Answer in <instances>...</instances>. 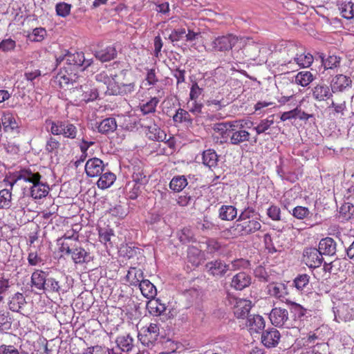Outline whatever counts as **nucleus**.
<instances>
[{
  "mask_svg": "<svg viewBox=\"0 0 354 354\" xmlns=\"http://www.w3.org/2000/svg\"><path fill=\"white\" fill-rule=\"evenodd\" d=\"M23 180L30 184V194L34 199L45 198L50 192V187L44 178L39 172L32 171L30 168H24L18 171L12 181L4 180L6 185H9L11 188L17 181Z\"/></svg>",
  "mask_w": 354,
  "mask_h": 354,
  "instance_id": "f257e3e1",
  "label": "nucleus"
},
{
  "mask_svg": "<svg viewBox=\"0 0 354 354\" xmlns=\"http://www.w3.org/2000/svg\"><path fill=\"white\" fill-rule=\"evenodd\" d=\"M261 225L257 219L236 221L231 227L221 232V235L226 239H236L247 236L261 230Z\"/></svg>",
  "mask_w": 354,
  "mask_h": 354,
  "instance_id": "f03ea898",
  "label": "nucleus"
},
{
  "mask_svg": "<svg viewBox=\"0 0 354 354\" xmlns=\"http://www.w3.org/2000/svg\"><path fill=\"white\" fill-rule=\"evenodd\" d=\"M45 124L49 127V129H47L48 132L53 136H62L64 138L71 140L77 138V127L69 121L46 119Z\"/></svg>",
  "mask_w": 354,
  "mask_h": 354,
  "instance_id": "7ed1b4c3",
  "label": "nucleus"
},
{
  "mask_svg": "<svg viewBox=\"0 0 354 354\" xmlns=\"http://www.w3.org/2000/svg\"><path fill=\"white\" fill-rule=\"evenodd\" d=\"M239 37L233 34H227L215 37L210 44L212 50L215 52L229 51L236 46Z\"/></svg>",
  "mask_w": 354,
  "mask_h": 354,
  "instance_id": "20e7f679",
  "label": "nucleus"
},
{
  "mask_svg": "<svg viewBox=\"0 0 354 354\" xmlns=\"http://www.w3.org/2000/svg\"><path fill=\"white\" fill-rule=\"evenodd\" d=\"M159 335V326L156 323H150L140 329L138 337L142 345L149 347L157 341Z\"/></svg>",
  "mask_w": 354,
  "mask_h": 354,
  "instance_id": "39448f33",
  "label": "nucleus"
},
{
  "mask_svg": "<svg viewBox=\"0 0 354 354\" xmlns=\"http://www.w3.org/2000/svg\"><path fill=\"white\" fill-rule=\"evenodd\" d=\"M229 304L233 307V313L237 319L248 318V314L252 307V301L248 299H241L228 296Z\"/></svg>",
  "mask_w": 354,
  "mask_h": 354,
  "instance_id": "423d86ee",
  "label": "nucleus"
},
{
  "mask_svg": "<svg viewBox=\"0 0 354 354\" xmlns=\"http://www.w3.org/2000/svg\"><path fill=\"white\" fill-rule=\"evenodd\" d=\"M280 51L282 53L281 65L292 66V60L297 56L300 46L292 41H283L281 44Z\"/></svg>",
  "mask_w": 354,
  "mask_h": 354,
  "instance_id": "0eeeda50",
  "label": "nucleus"
},
{
  "mask_svg": "<svg viewBox=\"0 0 354 354\" xmlns=\"http://www.w3.org/2000/svg\"><path fill=\"white\" fill-rule=\"evenodd\" d=\"M323 257L320 251L315 248H308L304 250L303 253V261L310 268H316L321 266Z\"/></svg>",
  "mask_w": 354,
  "mask_h": 354,
  "instance_id": "6e6552de",
  "label": "nucleus"
},
{
  "mask_svg": "<svg viewBox=\"0 0 354 354\" xmlns=\"http://www.w3.org/2000/svg\"><path fill=\"white\" fill-rule=\"evenodd\" d=\"M84 169L87 176L96 178L106 170V167L101 159L98 158H91L86 161Z\"/></svg>",
  "mask_w": 354,
  "mask_h": 354,
  "instance_id": "1a4fd4ad",
  "label": "nucleus"
},
{
  "mask_svg": "<svg viewBox=\"0 0 354 354\" xmlns=\"http://www.w3.org/2000/svg\"><path fill=\"white\" fill-rule=\"evenodd\" d=\"M247 122L245 120H234L227 122H221L214 124V131L218 133L221 138H227L231 133L230 129L234 127L243 128L247 125Z\"/></svg>",
  "mask_w": 354,
  "mask_h": 354,
  "instance_id": "9d476101",
  "label": "nucleus"
},
{
  "mask_svg": "<svg viewBox=\"0 0 354 354\" xmlns=\"http://www.w3.org/2000/svg\"><path fill=\"white\" fill-rule=\"evenodd\" d=\"M59 251L64 255L70 256L71 259L73 252L75 253V249L77 248L79 245L78 239H73L71 236L64 235L61 239L58 240Z\"/></svg>",
  "mask_w": 354,
  "mask_h": 354,
  "instance_id": "9b49d317",
  "label": "nucleus"
},
{
  "mask_svg": "<svg viewBox=\"0 0 354 354\" xmlns=\"http://www.w3.org/2000/svg\"><path fill=\"white\" fill-rule=\"evenodd\" d=\"M351 86L352 80L350 77L343 74H338L333 77L330 86L332 92L335 93L337 92H344L348 88H351Z\"/></svg>",
  "mask_w": 354,
  "mask_h": 354,
  "instance_id": "f8f14e48",
  "label": "nucleus"
},
{
  "mask_svg": "<svg viewBox=\"0 0 354 354\" xmlns=\"http://www.w3.org/2000/svg\"><path fill=\"white\" fill-rule=\"evenodd\" d=\"M281 334L274 328H268L262 332L261 341L266 348L276 347L280 341Z\"/></svg>",
  "mask_w": 354,
  "mask_h": 354,
  "instance_id": "ddd939ff",
  "label": "nucleus"
},
{
  "mask_svg": "<svg viewBox=\"0 0 354 354\" xmlns=\"http://www.w3.org/2000/svg\"><path fill=\"white\" fill-rule=\"evenodd\" d=\"M207 272L215 277H223L229 270V266L221 260H214L205 265Z\"/></svg>",
  "mask_w": 354,
  "mask_h": 354,
  "instance_id": "4468645a",
  "label": "nucleus"
},
{
  "mask_svg": "<svg viewBox=\"0 0 354 354\" xmlns=\"http://www.w3.org/2000/svg\"><path fill=\"white\" fill-rule=\"evenodd\" d=\"M93 61L91 59H86L83 52H75L73 53L68 51L67 57V65L70 66H82L84 69L90 66Z\"/></svg>",
  "mask_w": 354,
  "mask_h": 354,
  "instance_id": "2eb2a0df",
  "label": "nucleus"
},
{
  "mask_svg": "<svg viewBox=\"0 0 354 354\" xmlns=\"http://www.w3.org/2000/svg\"><path fill=\"white\" fill-rule=\"evenodd\" d=\"M330 86L324 83H319L312 88V95L318 102L326 101L333 96Z\"/></svg>",
  "mask_w": 354,
  "mask_h": 354,
  "instance_id": "dca6fc26",
  "label": "nucleus"
},
{
  "mask_svg": "<svg viewBox=\"0 0 354 354\" xmlns=\"http://www.w3.org/2000/svg\"><path fill=\"white\" fill-rule=\"evenodd\" d=\"M269 318L272 325L277 327L283 326L288 320V310L281 308H274L269 315Z\"/></svg>",
  "mask_w": 354,
  "mask_h": 354,
  "instance_id": "f3484780",
  "label": "nucleus"
},
{
  "mask_svg": "<svg viewBox=\"0 0 354 354\" xmlns=\"http://www.w3.org/2000/svg\"><path fill=\"white\" fill-rule=\"evenodd\" d=\"M266 322L259 315H250L247 318L246 327L251 335L259 333L265 328Z\"/></svg>",
  "mask_w": 354,
  "mask_h": 354,
  "instance_id": "a211bd4d",
  "label": "nucleus"
},
{
  "mask_svg": "<svg viewBox=\"0 0 354 354\" xmlns=\"http://www.w3.org/2000/svg\"><path fill=\"white\" fill-rule=\"evenodd\" d=\"M268 291L270 296L274 297L281 301L286 303L288 295L287 286L282 283H272L268 285Z\"/></svg>",
  "mask_w": 354,
  "mask_h": 354,
  "instance_id": "6ab92c4d",
  "label": "nucleus"
},
{
  "mask_svg": "<svg viewBox=\"0 0 354 354\" xmlns=\"http://www.w3.org/2000/svg\"><path fill=\"white\" fill-rule=\"evenodd\" d=\"M313 60V56L310 53H306L303 47L300 46L297 56L292 60V66L296 64L300 68H308L312 65Z\"/></svg>",
  "mask_w": 354,
  "mask_h": 354,
  "instance_id": "aec40b11",
  "label": "nucleus"
},
{
  "mask_svg": "<svg viewBox=\"0 0 354 354\" xmlns=\"http://www.w3.org/2000/svg\"><path fill=\"white\" fill-rule=\"evenodd\" d=\"M112 93L113 95L131 96L136 90L135 82L119 83L116 82L115 86L112 87Z\"/></svg>",
  "mask_w": 354,
  "mask_h": 354,
  "instance_id": "412c9836",
  "label": "nucleus"
},
{
  "mask_svg": "<svg viewBox=\"0 0 354 354\" xmlns=\"http://www.w3.org/2000/svg\"><path fill=\"white\" fill-rule=\"evenodd\" d=\"M129 286L137 287L144 279V272L140 268L131 267L125 277Z\"/></svg>",
  "mask_w": 354,
  "mask_h": 354,
  "instance_id": "4be33fe9",
  "label": "nucleus"
},
{
  "mask_svg": "<svg viewBox=\"0 0 354 354\" xmlns=\"http://www.w3.org/2000/svg\"><path fill=\"white\" fill-rule=\"evenodd\" d=\"M230 143L234 145H239L243 142H248L250 138V133L239 127H234L230 129Z\"/></svg>",
  "mask_w": 354,
  "mask_h": 354,
  "instance_id": "5701e85b",
  "label": "nucleus"
},
{
  "mask_svg": "<svg viewBox=\"0 0 354 354\" xmlns=\"http://www.w3.org/2000/svg\"><path fill=\"white\" fill-rule=\"evenodd\" d=\"M251 283V277L244 272L235 274L232 279L231 286L236 290H241L249 286Z\"/></svg>",
  "mask_w": 354,
  "mask_h": 354,
  "instance_id": "b1692460",
  "label": "nucleus"
},
{
  "mask_svg": "<svg viewBox=\"0 0 354 354\" xmlns=\"http://www.w3.org/2000/svg\"><path fill=\"white\" fill-rule=\"evenodd\" d=\"M145 128L147 129L146 135L148 138L153 141L162 142L166 139L167 134L165 131L162 130L157 124L145 125Z\"/></svg>",
  "mask_w": 354,
  "mask_h": 354,
  "instance_id": "393cba45",
  "label": "nucleus"
},
{
  "mask_svg": "<svg viewBox=\"0 0 354 354\" xmlns=\"http://www.w3.org/2000/svg\"><path fill=\"white\" fill-rule=\"evenodd\" d=\"M1 120L6 131H12L19 127L16 115L11 112H3Z\"/></svg>",
  "mask_w": 354,
  "mask_h": 354,
  "instance_id": "a878e982",
  "label": "nucleus"
},
{
  "mask_svg": "<svg viewBox=\"0 0 354 354\" xmlns=\"http://www.w3.org/2000/svg\"><path fill=\"white\" fill-rule=\"evenodd\" d=\"M336 243L330 237L322 239L319 243V250L322 255L333 256L336 253Z\"/></svg>",
  "mask_w": 354,
  "mask_h": 354,
  "instance_id": "bb28decb",
  "label": "nucleus"
},
{
  "mask_svg": "<svg viewBox=\"0 0 354 354\" xmlns=\"http://www.w3.org/2000/svg\"><path fill=\"white\" fill-rule=\"evenodd\" d=\"M48 273L41 270H35L31 275V286L43 290L46 286Z\"/></svg>",
  "mask_w": 354,
  "mask_h": 354,
  "instance_id": "cd10ccee",
  "label": "nucleus"
},
{
  "mask_svg": "<svg viewBox=\"0 0 354 354\" xmlns=\"http://www.w3.org/2000/svg\"><path fill=\"white\" fill-rule=\"evenodd\" d=\"M131 178L132 182L144 187L149 183V178L146 176L143 167L140 164L133 166Z\"/></svg>",
  "mask_w": 354,
  "mask_h": 354,
  "instance_id": "c85d7f7f",
  "label": "nucleus"
},
{
  "mask_svg": "<svg viewBox=\"0 0 354 354\" xmlns=\"http://www.w3.org/2000/svg\"><path fill=\"white\" fill-rule=\"evenodd\" d=\"M97 231L99 241L104 244L106 248H113V244L111 239L115 236L113 230L109 227H100Z\"/></svg>",
  "mask_w": 354,
  "mask_h": 354,
  "instance_id": "c756f323",
  "label": "nucleus"
},
{
  "mask_svg": "<svg viewBox=\"0 0 354 354\" xmlns=\"http://www.w3.org/2000/svg\"><path fill=\"white\" fill-rule=\"evenodd\" d=\"M162 95L152 97L145 102L140 104V110L143 115L153 113L156 111V107L159 104Z\"/></svg>",
  "mask_w": 354,
  "mask_h": 354,
  "instance_id": "7c9ffc66",
  "label": "nucleus"
},
{
  "mask_svg": "<svg viewBox=\"0 0 354 354\" xmlns=\"http://www.w3.org/2000/svg\"><path fill=\"white\" fill-rule=\"evenodd\" d=\"M97 182V185L100 189H105L110 187L115 181V175L110 171L106 169L100 176Z\"/></svg>",
  "mask_w": 354,
  "mask_h": 354,
  "instance_id": "2f4dec72",
  "label": "nucleus"
},
{
  "mask_svg": "<svg viewBox=\"0 0 354 354\" xmlns=\"http://www.w3.org/2000/svg\"><path fill=\"white\" fill-rule=\"evenodd\" d=\"M138 287L142 295L147 299H154L157 295L156 286L149 279H144Z\"/></svg>",
  "mask_w": 354,
  "mask_h": 354,
  "instance_id": "473e14b6",
  "label": "nucleus"
},
{
  "mask_svg": "<svg viewBox=\"0 0 354 354\" xmlns=\"http://www.w3.org/2000/svg\"><path fill=\"white\" fill-rule=\"evenodd\" d=\"M91 257L90 253L88 252L80 244L75 249V253L72 255V261L75 264H83L89 262Z\"/></svg>",
  "mask_w": 354,
  "mask_h": 354,
  "instance_id": "72a5a7b5",
  "label": "nucleus"
},
{
  "mask_svg": "<svg viewBox=\"0 0 354 354\" xmlns=\"http://www.w3.org/2000/svg\"><path fill=\"white\" fill-rule=\"evenodd\" d=\"M117 51L114 46H109L95 51V56L102 62L111 61L116 57Z\"/></svg>",
  "mask_w": 354,
  "mask_h": 354,
  "instance_id": "f704fd0d",
  "label": "nucleus"
},
{
  "mask_svg": "<svg viewBox=\"0 0 354 354\" xmlns=\"http://www.w3.org/2000/svg\"><path fill=\"white\" fill-rule=\"evenodd\" d=\"M117 122L113 118H107L102 120L97 126L98 132L102 134H109L114 132L117 129Z\"/></svg>",
  "mask_w": 354,
  "mask_h": 354,
  "instance_id": "c9c22d12",
  "label": "nucleus"
},
{
  "mask_svg": "<svg viewBox=\"0 0 354 354\" xmlns=\"http://www.w3.org/2000/svg\"><path fill=\"white\" fill-rule=\"evenodd\" d=\"M147 304V308L149 310V313L153 316H158L163 313L166 309V305L163 303H161L160 299H150Z\"/></svg>",
  "mask_w": 354,
  "mask_h": 354,
  "instance_id": "e433bc0d",
  "label": "nucleus"
},
{
  "mask_svg": "<svg viewBox=\"0 0 354 354\" xmlns=\"http://www.w3.org/2000/svg\"><path fill=\"white\" fill-rule=\"evenodd\" d=\"M237 216V209L233 205H222L218 210V216L223 221H232Z\"/></svg>",
  "mask_w": 354,
  "mask_h": 354,
  "instance_id": "4c0bfd02",
  "label": "nucleus"
},
{
  "mask_svg": "<svg viewBox=\"0 0 354 354\" xmlns=\"http://www.w3.org/2000/svg\"><path fill=\"white\" fill-rule=\"evenodd\" d=\"M95 80L98 82H102L106 86V93L110 95L112 93V87L115 86L117 81L112 76L108 75L106 71H102L95 75Z\"/></svg>",
  "mask_w": 354,
  "mask_h": 354,
  "instance_id": "58836bf2",
  "label": "nucleus"
},
{
  "mask_svg": "<svg viewBox=\"0 0 354 354\" xmlns=\"http://www.w3.org/2000/svg\"><path fill=\"white\" fill-rule=\"evenodd\" d=\"M26 304V299L22 293L17 292L10 299L8 306L13 312H19Z\"/></svg>",
  "mask_w": 354,
  "mask_h": 354,
  "instance_id": "ea45409f",
  "label": "nucleus"
},
{
  "mask_svg": "<svg viewBox=\"0 0 354 354\" xmlns=\"http://www.w3.org/2000/svg\"><path fill=\"white\" fill-rule=\"evenodd\" d=\"M203 163L209 168L216 167L218 165V155L213 149H207L203 153Z\"/></svg>",
  "mask_w": 354,
  "mask_h": 354,
  "instance_id": "a19ab883",
  "label": "nucleus"
},
{
  "mask_svg": "<svg viewBox=\"0 0 354 354\" xmlns=\"http://www.w3.org/2000/svg\"><path fill=\"white\" fill-rule=\"evenodd\" d=\"M60 147L61 142L57 138L55 137V136H53V135H51L47 138L45 145V150L46 152L57 155Z\"/></svg>",
  "mask_w": 354,
  "mask_h": 354,
  "instance_id": "79ce46f5",
  "label": "nucleus"
},
{
  "mask_svg": "<svg viewBox=\"0 0 354 354\" xmlns=\"http://www.w3.org/2000/svg\"><path fill=\"white\" fill-rule=\"evenodd\" d=\"M286 304L290 306V313L293 315L295 319H301L306 315L307 310L301 305L289 299H286Z\"/></svg>",
  "mask_w": 354,
  "mask_h": 354,
  "instance_id": "37998d69",
  "label": "nucleus"
},
{
  "mask_svg": "<svg viewBox=\"0 0 354 354\" xmlns=\"http://www.w3.org/2000/svg\"><path fill=\"white\" fill-rule=\"evenodd\" d=\"M173 120L176 123H185L187 124H192L193 122L189 112L181 108L177 109L175 115L173 116Z\"/></svg>",
  "mask_w": 354,
  "mask_h": 354,
  "instance_id": "c03bdc74",
  "label": "nucleus"
},
{
  "mask_svg": "<svg viewBox=\"0 0 354 354\" xmlns=\"http://www.w3.org/2000/svg\"><path fill=\"white\" fill-rule=\"evenodd\" d=\"M314 80L313 74L310 71H301L295 76V82L303 87L308 86Z\"/></svg>",
  "mask_w": 354,
  "mask_h": 354,
  "instance_id": "a18cd8bd",
  "label": "nucleus"
},
{
  "mask_svg": "<svg viewBox=\"0 0 354 354\" xmlns=\"http://www.w3.org/2000/svg\"><path fill=\"white\" fill-rule=\"evenodd\" d=\"M187 180L185 176H174L169 183V187L174 192H179L187 185Z\"/></svg>",
  "mask_w": 354,
  "mask_h": 354,
  "instance_id": "49530a36",
  "label": "nucleus"
},
{
  "mask_svg": "<svg viewBox=\"0 0 354 354\" xmlns=\"http://www.w3.org/2000/svg\"><path fill=\"white\" fill-rule=\"evenodd\" d=\"M10 187H11L10 186ZM12 188L0 190V209H8L12 203Z\"/></svg>",
  "mask_w": 354,
  "mask_h": 354,
  "instance_id": "de8ad7c7",
  "label": "nucleus"
},
{
  "mask_svg": "<svg viewBox=\"0 0 354 354\" xmlns=\"http://www.w3.org/2000/svg\"><path fill=\"white\" fill-rule=\"evenodd\" d=\"M116 343L122 351L127 352L133 345V339L129 334L120 335L117 337Z\"/></svg>",
  "mask_w": 354,
  "mask_h": 354,
  "instance_id": "09e8293b",
  "label": "nucleus"
},
{
  "mask_svg": "<svg viewBox=\"0 0 354 354\" xmlns=\"http://www.w3.org/2000/svg\"><path fill=\"white\" fill-rule=\"evenodd\" d=\"M322 63L325 70L333 69L339 66L341 57L335 55H329L326 59L321 56Z\"/></svg>",
  "mask_w": 354,
  "mask_h": 354,
  "instance_id": "8fccbe9b",
  "label": "nucleus"
},
{
  "mask_svg": "<svg viewBox=\"0 0 354 354\" xmlns=\"http://www.w3.org/2000/svg\"><path fill=\"white\" fill-rule=\"evenodd\" d=\"M333 108L335 114L344 115L346 111V102L344 98H337L332 100L331 104L328 108Z\"/></svg>",
  "mask_w": 354,
  "mask_h": 354,
  "instance_id": "3c124183",
  "label": "nucleus"
},
{
  "mask_svg": "<svg viewBox=\"0 0 354 354\" xmlns=\"http://www.w3.org/2000/svg\"><path fill=\"white\" fill-rule=\"evenodd\" d=\"M187 259L188 261L192 263L193 266H198L201 263V251L195 248H189L187 251Z\"/></svg>",
  "mask_w": 354,
  "mask_h": 354,
  "instance_id": "603ef678",
  "label": "nucleus"
},
{
  "mask_svg": "<svg viewBox=\"0 0 354 354\" xmlns=\"http://www.w3.org/2000/svg\"><path fill=\"white\" fill-rule=\"evenodd\" d=\"M339 214L346 221L354 218V205L351 203H344L340 207Z\"/></svg>",
  "mask_w": 354,
  "mask_h": 354,
  "instance_id": "864d4df0",
  "label": "nucleus"
},
{
  "mask_svg": "<svg viewBox=\"0 0 354 354\" xmlns=\"http://www.w3.org/2000/svg\"><path fill=\"white\" fill-rule=\"evenodd\" d=\"M12 321L7 312H0V332L6 333L11 328Z\"/></svg>",
  "mask_w": 354,
  "mask_h": 354,
  "instance_id": "5fc2aeb1",
  "label": "nucleus"
},
{
  "mask_svg": "<svg viewBox=\"0 0 354 354\" xmlns=\"http://www.w3.org/2000/svg\"><path fill=\"white\" fill-rule=\"evenodd\" d=\"M127 187H129V190L128 192L129 198L131 200L136 199L141 194L142 190L145 188L144 186L138 185L132 181L127 183Z\"/></svg>",
  "mask_w": 354,
  "mask_h": 354,
  "instance_id": "6e6d98bb",
  "label": "nucleus"
},
{
  "mask_svg": "<svg viewBox=\"0 0 354 354\" xmlns=\"http://www.w3.org/2000/svg\"><path fill=\"white\" fill-rule=\"evenodd\" d=\"M310 277L307 274H302L298 275L294 280V284L295 288L300 291L308 285Z\"/></svg>",
  "mask_w": 354,
  "mask_h": 354,
  "instance_id": "4d7b16f0",
  "label": "nucleus"
},
{
  "mask_svg": "<svg viewBox=\"0 0 354 354\" xmlns=\"http://www.w3.org/2000/svg\"><path fill=\"white\" fill-rule=\"evenodd\" d=\"M341 13L344 18L351 19L354 17V3L348 1L342 4Z\"/></svg>",
  "mask_w": 354,
  "mask_h": 354,
  "instance_id": "13d9d810",
  "label": "nucleus"
},
{
  "mask_svg": "<svg viewBox=\"0 0 354 354\" xmlns=\"http://www.w3.org/2000/svg\"><path fill=\"white\" fill-rule=\"evenodd\" d=\"M72 6L65 2H60L56 4L55 10L58 16L66 17L71 13Z\"/></svg>",
  "mask_w": 354,
  "mask_h": 354,
  "instance_id": "bf43d9fd",
  "label": "nucleus"
},
{
  "mask_svg": "<svg viewBox=\"0 0 354 354\" xmlns=\"http://www.w3.org/2000/svg\"><path fill=\"white\" fill-rule=\"evenodd\" d=\"M61 289L59 282L55 279L50 277L47 278L46 286L43 290H46L49 292H58Z\"/></svg>",
  "mask_w": 354,
  "mask_h": 354,
  "instance_id": "052dcab7",
  "label": "nucleus"
},
{
  "mask_svg": "<svg viewBox=\"0 0 354 354\" xmlns=\"http://www.w3.org/2000/svg\"><path fill=\"white\" fill-rule=\"evenodd\" d=\"M46 35V30L44 28H36L32 30L31 35L28 37L32 41H41Z\"/></svg>",
  "mask_w": 354,
  "mask_h": 354,
  "instance_id": "680f3d73",
  "label": "nucleus"
},
{
  "mask_svg": "<svg viewBox=\"0 0 354 354\" xmlns=\"http://www.w3.org/2000/svg\"><path fill=\"white\" fill-rule=\"evenodd\" d=\"M27 260L29 266H37L44 264L43 259L37 251H30Z\"/></svg>",
  "mask_w": 354,
  "mask_h": 354,
  "instance_id": "e2e57ef3",
  "label": "nucleus"
},
{
  "mask_svg": "<svg viewBox=\"0 0 354 354\" xmlns=\"http://www.w3.org/2000/svg\"><path fill=\"white\" fill-rule=\"evenodd\" d=\"M292 216L297 219H304L310 214V211L308 207L303 206H297L292 209Z\"/></svg>",
  "mask_w": 354,
  "mask_h": 354,
  "instance_id": "0e129e2a",
  "label": "nucleus"
},
{
  "mask_svg": "<svg viewBox=\"0 0 354 354\" xmlns=\"http://www.w3.org/2000/svg\"><path fill=\"white\" fill-rule=\"evenodd\" d=\"M274 123L273 120H269L268 118L261 120L259 124L254 128L256 131L257 134L259 135L264 133L266 131L270 129L271 125Z\"/></svg>",
  "mask_w": 354,
  "mask_h": 354,
  "instance_id": "69168bd1",
  "label": "nucleus"
},
{
  "mask_svg": "<svg viewBox=\"0 0 354 354\" xmlns=\"http://www.w3.org/2000/svg\"><path fill=\"white\" fill-rule=\"evenodd\" d=\"M109 212L111 216L118 218H124L127 214L125 208L120 205L111 208Z\"/></svg>",
  "mask_w": 354,
  "mask_h": 354,
  "instance_id": "338daca9",
  "label": "nucleus"
},
{
  "mask_svg": "<svg viewBox=\"0 0 354 354\" xmlns=\"http://www.w3.org/2000/svg\"><path fill=\"white\" fill-rule=\"evenodd\" d=\"M71 79L68 74H66L60 71L56 76L55 82L59 84L61 88H63L69 84Z\"/></svg>",
  "mask_w": 354,
  "mask_h": 354,
  "instance_id": "774afa93",
  "label": "nucleus"
}]
</instances>
